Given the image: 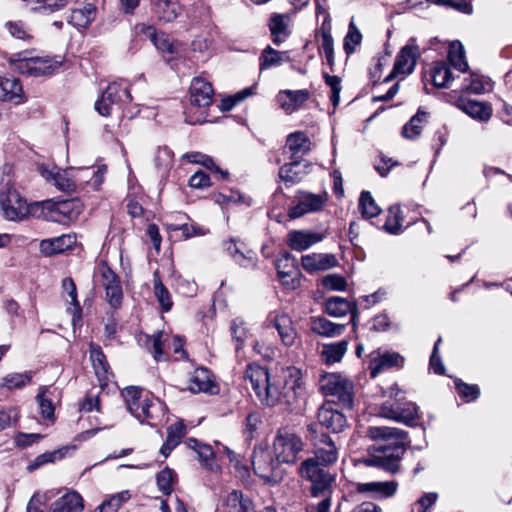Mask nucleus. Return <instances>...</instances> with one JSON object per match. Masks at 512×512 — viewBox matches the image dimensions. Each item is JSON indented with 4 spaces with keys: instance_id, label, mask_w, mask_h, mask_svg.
I'll use <instances>...</instances> for the list:
<instances>
[{
    "instance_id": "f257e3e1",
    "label": "nucleus",
    "mask_w": 512,
    "mask_h": 512,
    "mask_svg": "<svg viewBox=\"0 0 512 512\" xmlns=\"http://www.w3.org/2000/svg\"><path fill=\"white\" fill-rule=\"evenodd\" d=\"M245 379L251 384L255 395L266 406L273 407L284 403L291 405L301 389L300 371L289 367L283 371L281 379H272L268 370L252 363L246 368Z\"/></svg>"
},
{
    "instance_id": "f03ea898",
    "label": "nucleus",
    "mask_w": 512,
    "mask_h": 512,
    "mask_svg": "<svg viewBox=\"0 0 512 512\" xmlns=\"http://www.w3.org/2000/svg\"><path fill=\"white\" fill-rule=\"evenodd\" d=\"M366 434L376 443L369 448L364 464L381 468L391 474L398 472L406 451L407 433L394 427L371 426Z\"/></svg>"
},
{
    "instance_id": "7ed1b4c3",
    "label": "nucleus",
    "mask_w": 512,
    "mask_h": 512,
    "mask_svg": "<svg viewBox=\"0 0 512 512\" xmlns=\"http://www.w3.org/2000/svg\"><path fill=\"white\" fill-rule=\"evenodd\" d=\"M122 396L129 412L141 423L154 425L164 415V404L138 387H127Z\"/></svg>"
},
{
    "instance_id": "20e7f679",
    "label": "nucleus",
    "mask_w": 512,
    "mask_h": 512,
    "mask_svg": "<svg viewBox=\"0 0 512 512\" xmlns=\"http://www.w3.org/2000/svg\"><path fill=\"white\" fill-rule=\"evenodd\" d=\"M39 203H28L26 198L13 187L0 190V211L8 221L20 222L36 215Z\"/></svg>"
},
{
    "instance_id": "39448f33",
    "label": "nucleus",
    "mask_w": 512,
    "mask_h": 512,
    "mask_svg": "<svg viewBox=\"0 0 512 512\" xmlns=\"http://www.w3.org/2000/svg\"><path fill=\"white\" fill-rule=\"evenodd\" d=\"M300 475L310 482V493L313 497H329L334 490L335 474L317 463L316 460L306 459L302 462Z\"/></svg>"
},
{
    "instance_id": "423d86ee",
    "label": "nucleus",
    "mask_w": 512,
    "mask_h": 512,
    "mask_svg": "<svg viewBox=\"0 0 512 512\" xmlns=\"http://www.w3.org/2000/svg\"><path fill=\"white\" fill-rule=\"evenodd\" d=\"M9 63L14 70L32 77L50 75L60 66L59 61L48 56H31L29 51L12 54Z\"/></svg>"
},
{
    "instance_id": "0eeeda50",
    "label": "nucleus",
    "mask_w": 512,
    "mask_h": 512,
    "mask_svg": "<svg viewBox=\"0 0 512 512\" xmlns=\"http://www.w3.org/2000/svg\"><path fill=\"white\" fill-rule=\"evenodd\" d=\"M318 384L323 395L334 397L345 408H353L354 385L345 375L324 373L320 375Z\"/></svg>"
},
{
    "instance_id": "6e6552de",
    "label": "nucleus",
    "mask_w": 512,
    "mask_h": 512,
    "mask_svg": "<svg viewBox=\"0 0 512 512\" xmlns=\"http://www.w3.org/2000/svg\"><path fill=\"white\" fill-rule=\"evenodd\" d=\"M252 467L254 473L270 485L280 483L286 474L283 463L274 456L273 452L263 448L255 449Z\"/></svg>"
},
{
    "instance_id": "1a4fd4ad",
    "label": "nucleus",
    "mask_w": 512,
    "mask_h": 512,
    "mask_svg": "<svg viewBox=\"0 0 512 512\" xmlns=\"http://www.w3.org/2000/svg\"><path fill=\"white\" fill-rule=\"evenodd\" d=\"M41 208L45 219L66 225L78 219L83 211V204L77 198L57 202L46 200L41 203Z\"/></svg>"
},
{
    "instance_id": "9d476101",
    "label": "nucleus",
    "mask_w": 512,
    "mask_h": 512,
    "mask_svg": "<svg viewBox=\"0 0 512 512\" xmlns=\"http://www.w3.org/2000/svg\"><path fill=\"white\" fill-rule=\"evenodd\" d=\"M132 100L129 85L125 80L110 83L101 97L95 102V110L104 117L112 114L114 107Z\"/></svg>"
},
{
    "instance_id": "9b49d317",
    "label": "nucleus",
    "mask_w": 512,
    "mask_h": 512,
    "mask_svg": "<svg viewBox=\"0 0 512 512\" xmlns=\"http://www.w3.org/2000/svg\"><path fill=\"white\" fill-rule=\"evenodd\" d=\"M303 448L302 439L286 430H279L273 441L274 456L283 464H294Z\"/></svg>"
},
{
    "instance_id": "f8f14e48",
    "label": "nucleus",
    "mask_w": 512,
    "mask_h": 512,
    "mask_svg": "<svg viewBox=\"0 0 512 512\" xmlns=\"http://www.w3.org/2000/svg\"><path fill=\"white\" fill-rule=\"evenodd\" d=\"M422 51L416 43V38H410L396 55L391 73L384 79L389 82L398 75L411 74L416 66L417 60L421 57Z\"/></svg>"
},
{
    "instance_id": "ddd939ff",
    "label": "nucleus",
    "mask_w": 512,
    "mask_h": 512,
    "mask_svg": "<svg viewBox=\"0 0 512 512\" xmlns=\"http://www.w3.org/2000/svg\"><path fill=\"white\" fill-rule=\"evenodd\" d=\"M297 202L288 210V216L296 219L308 213L321 211L327 204L329 196L327 192L313 194L307 191H300L296 196Z\"/></svg>"
},
{
    "instance_id": "4468645a",
    "label": "nucleus",
    "mask_w": 512,
    "mask_h": 512,
    "mask_svg": "<svg viewBox=\"0 0 512 512\" xmlns=\"http://www.w3.org/2000/svg\"><path fill=\"white\" fill-rule=\"evenodd\" d=\"M379 414L384 418L414 426L418 419V407L413 402H385L380 406Z\"/></svg>"
},
{
    "instance_id": "2eb2a0df",
    "label": "nucleus",
    "mask_w": 512,
    "mask_h": 512,
    "mask_svg": "<svg viewBox=\"0 0 512 512\" xmlns=\"http://www.w3.org/2000/svg\"><path fill=\"white\" fill-rule=\"evenodd\" d=\"M319 424L332 433H340L348 426L346 415L330 402L324 403L317 413Z\"/></svg>"
},
{
    "instance_id": "dca6fc26",
    "label": "nucleus",
    "mask_w": 512,
    "mask_h": 512,
    "mask_svg": "<svg viewBox=\"0 0 512 512\" xmlns=\"http://www.w3.org/2000/svg\"><path fill=\"white\" fill-rule=\"evenodd\" d=\"M314 457L321 466L326 467L336 462L338 458V448L335 442L327 434L321 433L314 441Z\"/></svg>"
},
{
    "instance_id": "f3484780",
    "label": "nucleus",
    "mask_w": 512,
    "mask_h": 512,
    "mask_svg": "<svg viewBox=\"0 0 512 512\" xmlns=\"http://www.w3.org/2000/svg\"><path fill=\"white\" fill-rule=\"evenodd\" d=\"M398 482L395 480L390 481H371L366 483H358L356 491L361 494H366L371 498L382 500L393 497L398 490Z\"/></svg>"
},
{
    "instance_id": "a211bd4d",
    "label": "nucleus",
    "mask_w": 512,
    "mask_h": 512,
    "mask_svg": "<svg viewBox=\"0 0 512 512\" xmlns=\"http://www.w3.org/2000/svg\"><path fill=\"white\" fill-rule=\"evenodd\" d=\"M403 363L404 358L397 352H374L369 365L371 377L374 378L380 372L393 367H402Z\"/></svg>"
},
{
    "instance_id": "6ab92c4d",
    "label": "nucleus",
    "mask_w": 512,
    "mask_h": 512,
    "mask_svg": "<svg viewBox=\"0 0 512 512\" xmlns=\"http://www.w3.org/2000/svg\"><path fill=\"white\" fill-rule=\"evenodd\" d=\"M214 96L212 84L201 77H195L190 86V102L198 107H208Z\"/></svg>"
},
{
    "instance_id": "aec40b11",
    "label": "nucleus",
    "mask_w": 512,
    "mask_h": 512,
    "mask_svg": "<svg viewBox=\"0 0 512 512\" xmlns=\"http://www.w3.org/2000/svg\"><path fill=\"white\" fill-rule=\"evenodd\" d=\"M302 267L310 274L326 271L338 265V260L333 254L312 253L302 256Z\"/></svg>"
},
{
    "instance_id": "412c9836",
    "label": "nucleus",
    "mask_w": 512,
    "mask_h": 512,
    "mask_svg": "<svg viewBox=\"0 0 512 512\" xmlns=\"http://www.w3.org/2000/svg\"><path fill=\"white\" fill-rule=\"evenodd\" d=\"M270 319L282 343L287 347L293 346L297 339V332L293 327L292 319L285 313L270 315Z\"/></svg>"
},
{
    "instance_id": "4be33fe9",
    "label": "nucleus",
    "mask_w": 512,
    "mask_h": 512,
    "mask_svg": "<svg viewBox=\"0 0 512 512\" xmlns=\"http://www.w3.org/2000/svg\"><path fill=\"white\" fill-rule=\"evenodd\" d=\"M322 240V234L312 231L294 230L287 235L288 246L296 251H304Z\"/></svg>"
},
{
    "instance_id": "5701e85b",
    "label": "nucleus",
    "mask_w": 512,
    "mask_h": 512,
    "mask_svg": "<svg viewBox=\"0 0 512 512\" xmlns=\"http://www.w3.org/2000/svg\"><path fill=\"white\" fill-rule=\"evenodd\" d=\"M457 107L475 120L487 122L492 116L489 104L475 100L459 99Z\"/></svg>"
},
{
    "instance_id": "b1692460",
    "label": "nucleus",
    "mask_w": 512,
    "mask_h": 512,
    "mask_svg": "<svg viewBox=\"0 0 512 512\" xmlns=\"http://www.w3.org/2000/svg\"><path fill=\"white\" fill-rule=\"evenodd\" d=\"M346 325L333 323L325 317H311L310 329L313 333L322 336L333 338L343 334Z\"/></svg>"
},
{
    "instance_id": "393cba45",
    "label": "nucleus",
    "mask_w": 512,
    "mask_h": 512,
    "mask_svg": "<svg viewBox=\"0 0 512 512\" xmlns=\"http://www.w3.org/2000/svg\"><path fill=\"white\" fill-rule=\"evenodd\" d=\"M83 498L75 491L68 492L56 499L51 505V512H82Z\"/></svg>"
},
{
    "instance_id": "a878e982",
    "label": "nucleus",
    "mask_w": 512,
    "mask_h": 512,
    "mask_svg": "<svg viewBox=\"0 0 512 512\" xmlns=\"http://www.w3.org/2000/svg\"><path fill=\"white\" fill-rule=\"evenodd\" d=\"M0 100L15 104L23 102V89L18 79L0 76Z\"/></svg>"
},
{
    "instance_id": "bb28decb",
    "label": "nucleus",
    "mask_w": 512,
    "mask_h": 512,
    "mask_svg": "<svg viewBox=\"0 0 512 512\" xmlns=\"http://www.w3.org/2000/svg\"><path fill=\"white\" fill-rule=\"evenodd\" d=\"M309 98L307 90H285L281 91L277 96L280 106L288 113H292L298 109Z\"/></svg>"
},
{
    "instance_id": "cd10ccee",
    "label": "nucleus",
    "mask_w": 512,
    "mask_h": 512,
    "mask_svg": "<svg viewBox=\"0 0 512 512\" xmlns=\"http://www.w3.org/2000/svg\"><path fill=\"white\" fill-rule=\"evenodd\" d=\"M90 359L95 370V374L100 382L107 381L110 373V366L106 360L101 347L97 344L89 345Z\"/></svg>"
},
{
    "instance_id": "c85d7f7f",
    "label": "nucleus",
    "mask_w": 512,
    "mask_h": 512,
    "mask_svg": "<svg viewBox=\"0 0 512 512\" xmlns=\"http://www.w3.org/2000/svg\"><path fill=\"white\" fill-rule=\"evenodd\" d=\"M269 29L271 32V39L275 45H280L290 35L288 28V17L283 14H274L269 21Z\"/></svg>"
},
{
    "instance_id": "c756f323",
    "label": "nucleus",
    "mask_w": 512,
    "mask_h": 512,
    "mask_svg": "<svg viewBox=\"0 0 512 512\" xmlns=\"http://www.w3.org/2000/svg\"><path fill=\"white\" fill-rule=\"evenodd\" d=\"M97 9L95 5L86 3L82 8L73 9L68 23L76 28H86L96 18Z\"/></svg>"
},
{
    "instance_id": "7c9ffc66",
    "label": "nucleus",
    "mask_w": 512,
    "mask_h": 512,
    "mask_svg": "<svg viewBox=\"0 0 512 512\" xmlns=\"http://www.w3.org/2000/svg\"><path fill=\"white\" fill-rule=\"evenodd\" d=\"M141 33L153 43V45L161 52L174 54L177 48L165 33H158L152 26H143Z\"/></svg>"
},
{
    "instance_id": "2f4dec72",
    "label": "nucleus",
    "mask_w": 512,
    "mask_h": 512,
    "mask_svg": "<svg viewBox=\"0 0 512 512\" xmlns=\"http://www.w3.org/2000/svg\"><path fill=\"white\" fill-rule=\"evenodd\" d=\"M213 381L210 372L203 367L195 369L189 380V390L193 393L213 391Z\"/></svg>"
},
{
    "instance_id": "473e14b6",
    "label": "nucleus",
    "mask_w": 512,
    "mask_h": 512,
    "mask_svg": "<svg viewBox=\"0 0 512 512\" xmlns=\"http://www.w3.org/2000/svg\"><path fill=\"white\" fill-rule=\"evenodd\" d=\"M41 175L48 181L52 182L59 190L69 191L75 187L74 182L68 177L67 172L57 167L52 169L41 168Z\"/></svg>"
},
{
    "instance_id": "72a5a7b5",
    "label": "nucleus",
    "mask_w": 512,
    "mask_h": 512,
    "mask_svg": "<svg viewBox=\"0 0 512 512\" xmlns=\"http://www.w3.org/2000/svg\"><path fill=\"white\" fill-rule=\"evenodd\" d=\"M224 512H254L249 499H244L241 492L233 490L224 500Z\"/></svg>"
},
{
    "instance_id": "f704fd0d",
    "label": "nucleus",
    "mask_w": 512,
    "mask_h": 512,
    "mask_svg": "<svg viewBox=\"0 0 512 512\" xmlns=\"http://www.w3.org/2000/svg\"><path fill=\"white\" fill-rule=\"evenodd\" d=\"M348 349V341L341 340L335 343L324 344L321 350V359L327 364L341 361Z\"/></svg>"
},
{
    "instance_id": "c9c22d12",
    "label": "nucleus",
    "mask_w": 512,
    "mask_h": 512,
    "mask_svg": "<svg viewBox=\"0 0 512 512\" xmlns=\"http://www.w3.org/2000/svg\"><path fill=\"white\" fill-rule=\"evenodd\" d=\"M76 242V238L71 235H62L56 238L46 239L41 242L43 251L50 254L62 253L70 249Z\"/></svg>"
},
{
    "instance_id": "e433bc0d",
    "label": "nucleus",
    "mask_w": 512,
    "mask_h": 512,
    "mask_svg": "<svg viewBox=\"0 0 512 512\" xmlns=\"http://www.w3.org/2000/svg\"><path fill=\"white\" fill-rule=\"evenodd\" d=\"M290 57L286 51H277L270 46H267L261 53L260 70H265L273 66H279L285 61H289Z\"/></svg>"
},
{
    "instance_id": "4c0bfd02",
    "label": "nucleus",
    "mask_w": 512,
    "mask_h": 512,
    "mask_svg": "<svg viewBox=\"0 0 512 512\" xmlns=\"http://www.w3.org/2000/svg\"><path fill=\"white\" fill-rule=\"evenodd\" d=\"M226 250L240 266L248 268L256 265L255 254L252 251L244 253L241 247L234 240H230L226 243Z\"/></svg>"
},
{
    "instance_id": "58836bf2",
    "label": "nucleus",
    "mask_w": 512,
    "mask_h": 512,
    "mask_svg": "<svg viewBox=\"0 0 512 512\" xmlns=\"http://www.w3.org/2000/svg\"><path fill=\"white\" fill-rule=\"evenodd\" d=\"M355 303L342 297H330L325 302V312L332 317H343L354 308Z\"/></svg>"
},
{
    "instance_id": "ea45409f",
    "label": "nucleus",
    "mask_w": 512,
    "mask_h": 512,
    "mask_svg": "<svg viewBox=\"0 0 512 512\" xmlns=\"http://www.w3.org/2000/svg\"><path fill=\"white\" fill-rule=\"evenodd\" d=\"M430 76L433 85L437 88L447 87L452 79V73L447 63L440 61L435 62L430 70Z\"/></svg>"
},
{
    "instance_id": "a19ab883",
    "label": "nucleus",
    "mask_w": 512,
    "mask_h": 512,
    "mask_svg": "<svg viewBox=\"0 0 512 512\" xmlns=\"http://www.w3.org/2000/svg\"><path fill=\"white\" fill-rule=\"evenodd\" d=\"M153 286H154V295L157 298L161 308L163 311L168 312L171 310L173 306V301L171 298V294L168 289L162 283L159 272L155 271L153 273Z\"/></svg>"
},
{
    "instance_id": "79ce46f5",
    "label": "nucleus",
    "mask_w": 512,
    "mask_h": 512,
    "mask_svg": "<svg viewBox=\"0 0 512 512\" xmlns=\"http://www.w3.org/2000/svg\"><path fill=\"white\" fill-rule=\"evenodd\" d=\"M286 146L293 155L305 154L311 149V141L305 133L297 131L287 137Z\"/></svg>"
},
{
    "instance_id": "37998d69",
    "label": "nucleus",
    "mask_w": 512,
    "mask_h": 512,
    "mask_svg": "<svg viewBox=\"0 0 512 512\" xmlns=\"http://www.w3.org/2000/svg\"><path fill=\"white\" fill-rule=\"evenodd\" d=\"M299 161L286 163L279 169V178L285 183L296 184L300 182L306 171L300 168Z\"/></svg>"
},
{
    "instance_id": "c03bdc74",
    "label": "nucleus",
    "mask_w": 512,
    "mask_h": 512,
    "mask_svg": "<svg viewBox=\"0 0 512 512\" xmlns=\"http://www.w3.org/2000/svg\"><path fill=\"white\" fill-rule=\"evenodd\" d=\"M69 0H26L27 6L34 12L50 14L62 9Z\"/></svg>"
},
{
    "instance_id": "a18cd8bd",
    "label": "nucleus",
    "mask_w": 512,
    "mask_h": 512,
    "mask_svg": "<svg viewBox=\"0 0 512 512\" xmlns=\"http://www.w3.org/2000/svg\"><path fill=\"white\" fill-rule=\"evenodd\" d=\"M130 499L129 491H121L110 496L97 506L94 512H117L120 507Z\"/></svg>"
},
{
    "instance_id": "49530a36",
    "label": "nucleus",
    "mask_w": 512,
    "mask_h": 512,
    "mask_svg": "<svg viewBox=\"0 0 512 512\" xmlns=\"http://www.w3.org/2000/svg\"><path fill=\"white\" fill-rule=\"evenodd\" d=\"M358 206L365 219L376 217L381 213L380 207L376 204L369 191H363L360 194Z\"/></svg>"
},
{
    "instance_id": "de8ad7c7",
    "label": "nucleus",
    "mask_w": 512,
    "mask_h": 512,
    "mask_svg": "<svg viewBox=\"0 0 512 512\" xmlns=\"http://www.w3.org/2000/svg\"><path fill=\"white\" fill-rule=\"evenodd\" d=\"M275 265L279 278L300 274L297 261L290 253H285L278 258Z\"/></svg>"
},
{
    "instance_id": "09e8293b",
    "label": "nucleus",
    "mask_w": 512,
    "mask_h": 512,
    "mask_svg": "<svg viewBox=\"0 0 512 512\" xmlns=\"http://www.w3.org/2000/svg\"><path fill=\"white\" fill-rule=\"evenodd\" d=\"M154 13L164 22H171L177 17V4L170 0H157L154 4Z\"/></svg>"
},
{
    "instance_id": "8fccbe9b",
    "label": "nucleus",
    "mask_w": 512,
    "mask_h": 512,
    "mask_svg": "<svg viewBox=\"0 0 512 512\" xmlns=\"http://www.w3.org/2000/svg\"><path fill=\"white\" fill-rule=\"evenodd\" d=\"M448 59L452 66L460 72H465L468 69L464 48L460 42L451 43L448 51Z\"/></svg>"
},
{
    "instance_id": "3c124183",
    "label": "nucleus",
    "mask_w": 512,
    "mask_h": 512,
    "mask_svg": "<svg viewBox=\"0 0 512 512\" xmlns=\"http://www.w3.org/2000/svg\"><path fill=\"white\" fill-rule=\"evenodd\" d=\"M427 114L418 111L410 121L402 128V135L407 139H414L420 135L422 131V123L425 121Z\"/></svg>"
},
{
    "instance_id": "603ef678",
    "label": "nucleus",
    "mask_w": 512,
    "mask_h": 512,
    "mask_svg": "<svg viewBox=\"0 0 512 512\" xmlns=\"http://www.w3.org/2000/svg\"><path fill=\"white\" fill-rule=\"evenodd\" d=\"M230 330L232 339L236 342V350H239L248 337V330L245 322L240 318L234 319L231 322Z\"/></svg>"
},
{
    "instance_id": "864d4df0",
    "label": "nucleus",
    "mask_w": 512,
    "mask_h": 512,
    "mask_svg": "<svg viewBox=\"0 0 512 512\" xmlns=\"http://www.w3.org/2000/svg\"><path fill=\"white\" fill-rule=\"evenodd\" d=\"M6 28L10 35L16 39L23 41H30L32 39L31 30L22 21L7 22Z\"/></svg>"
},
{
    "instance_id": "5fc2aeb1",
    "label": "nucleus",
    "mask_w": 512,
    "mask_h": 512,
    "mask_svg": "<svg viewBox=\"0 0 512 512\" xmlns=\"http://www.w3.org/2000/svg\"><path fill=\"white\" fill-rule=\"evenodd\" d=\"M362 34L354 24V22H350L348 33L344 39V50L346 54L350 55L355 51L357 45L361 43Z\"/></svg>"
},
{
    "instance_id": "6e6d98bb",
    "label": "nucleus",
    "mask_w": 512,
    "mask_h": 512,
    "mask_svg": "<svg viewBox=\"0 0 512 512\" xmlns=\"http://www.w3.org/2000/svg\"><path fill=\"white\" fill-rule=\"evenodd\" d=\"M175 479V473L172 469L165 468L160 471L156 476V482L160 491L165 495L171 494L173 490V483Z\"/></svg>"
},
{
    "instance_id": "4d7b16f0",
    "label": "nucleus",
    "mask_w": 512,
    "mask_h": 512,
    "mask_svg": "<svg viewBox=\"0 0 512 512\" xmlns=\"http://www.w3.org/2000/svg\"><path fill=\"white\" fill-rule=\"evenodd\" d=\"M399 206H391L388 210V216L384 224V229L390 234H398L401 231V223L399 219Z\"/></svg>"
},
{
    "instance_id": "13d9d810",
    "label": "nucleus",
    "mask_w": 512,
    "mask_h": 512,
    "mask_svg": "<svg viewBox=\"0 0 512 512\" xmlns=\"http://www.w3.org/2000/svg\"><path fill=\"white\" fill-rule=\"evenodd\" d=\"M64 456L62 450H55L52 452H45L38 455L33 462L28 465L29 471H34L44 464L53 463L56 459H61Z\"/></svg>"
},
{
    "instance_id": "bf43d9fd",
    "label": "nucleus",
    "mask_w": 512,
    "mask_h": 512,
    "mask_svg": "<svg viewBox=\"0 0 512 512\" xmlns=\"http://www.w3.org/2000/svg\"><path fill=\"white\" fill-rule=\"evenodd\" d=\"M455 388L457 393L468 402L476 400L480 395V389L477 385L466 384L460 379L455 381Z\"/></svg>"
},
{
    "instance_id": "052dcab7",
    "label": "nucleus",
    "mask_w": 512,
    "mask_h": 512,
    "mask_svg": "<svg viewBox=\"0 0 512 512\" xmlns=\"http://www.w3.org/2000/svg\"><path fill=\"white\" fill-rule=\"evenodd\" d=\"M323 78L325 83L331 89L330 100L334 107H337L340 101V92H341V78L335 75H329L328 73H323Z\"/></svg>"
},
{
    "instance_id": "680f3d73",
    "label": "nucleus",
    "mask_w": 512,
    "mask_h": 512,
    "mask_svg": "<svg viewBox=\"0 0 512 512\" xmlns=\"http://www.w3.org/2000/svg\"><path fill=\"white\" fill-rule=\"evenodd\" d=\"M99 272L101 275L100 283L104 290L121 282L118 275L106 264L100 266Z\"/></svg>"
},
{
    "instance_id": "e2e57ef3",
    "label": "nucleus",
    "mask_w": 512,
    "mask_h": 512,
    "mask_svg": "<svg viewBox=\"0 0 512 512\" xmlns=\"http://www.w3.org/2000/svg\"><path fill=\"white\" fill-rule=\"evenodd\" d=\"M105 297H106L108 304L112 308H115V309L119 308L121 306L122 300H123V290H122L121 282L114 286L107 288L105 290Z\"/></svg>"
},
{
    "instance_id": "0e129e2a",
    "label": "nucleus",
    "mask_w": 512,
    "mask_h": 512,
    "mask_svg": "<svg viewBox=\"0 0 512 512\" xmlns=\"http://www.w3.org/2000/svg\"><path fill=\"white\" fill-rule=\"evenodd\" d=\"M322 285L324 288L335 291H344L347 286V282L344 277L338 274H329L322 279Z\"/></svg>"
},
{
    "instance_id": "69168bd1",
    "label": "nucleus",
    "mask_w": 512,
    "mask_h": 512,
    "mask_svg": "<svg viewBox=\"0 0 512 512\" xmlns=\"http://www.w3.org/2000/svg\"><path fill=\"white\" fill-rule=\"evenodd\" d=\"M186 433V428L183 422H176L171 424L167 428V438L166 440L169 441V443L178 445L181 442V439Z\"/></svg>"
},
{
    "instance_id": "338daca9",
    "label": "nucleus",
    "mask_w": 512,
    "mask_h": 512,
    "mask_svg": "<svg viewBox=\"0 0 512 512\" xmlns=\"http://www.w3.org/2000/svg\"><path fill=\"white\" fill-rule=\"evenodd\" d=\"M149 342L152 343V355L155 361L159 362L162 360H166L165 354L163 352V334L161 332L154 334L152 337H149Z\"/></svg>"
},
{
    "instance_id": "774afa93",
    "label": "nucleus",
    "mask_w": 512,
    "mask_h": 512,
    "mask_svg": "<svg viewBox=\"0 0 512 512\" xmlns=\"http://www.w3.org/2000/svg\"><path fill=\"white\" fill-rule=\"evenodd\" d=\"M30 382V377L27 374H9L3 379V384L8 389L22 388Z\"/></svg>"
}]
</instances>
